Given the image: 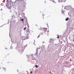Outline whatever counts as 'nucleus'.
I'll return each mask as SVG.
<instances>
[{
	"mask_svg": "<svg viewBox=\"0 0 74 74\" xmlns=\"http://www.w3.org/2000/svg\"><path fill=\"white\" fill-rule=\"evenodd\" d=\"M40 37V35H39L37 37V38H38Z\"/></svg>",
	"mask_w": 74,
	"mask_h": 74,
	"instance_id": "4468645a",
	"label": "nucleus"
},
{
	"mask_svg": "<svg viewBox=\"0 0 74 74\" xmlns=\"http://www.w3.org/2000/svg\"><path fill=\"white\" fill-rule=\"evenodd\" d=\"M69 18H66L65 19V20H66V21H68V20H69Z\"/></svg>",
	"mask_w": 74,
	"mask_h": 74,
	"instance_id": "423d86ee",
	"label": "nucleus"
},
{
	"mask_svg": "<svg viewBox=\"0 0 74 74\" xmlns=\"http://www.w3.org/2000/svg\"><path fill=\"white\" fill-rule=\"evenodd\" d=\"M35 67L36 68H38V66H37V65H35Z\"/></svg>",
	"mask_w": 74,
	"mask_h": 74,
	"instance_id": "6e6552de",
	"label": "nucleus"
},
{
	"mask_svg": "<svg viewBox=\"0 0 74 74\" xmlns=\"http://www.w3.org/2000/svg\"><path fill=\"white\" fill-rule=\"evenodd\" d=\"M60 2H62V1H66V0H59Z\"/></svg>",
	"mask_w": 74,
	"mask_h": 74,
	"instance_id": "7ed1b4c3",
	"label": "nucleus"
},
{
	"mask_svg": "<svg viewBox=\"0 0 74 74\" xmlns=\"http://www.w3.org/2000/svg\"><path fill=\"white\" fill-rule=\"evenodd\" d=\"M32 73H33V72H32V71L30 72L31 74H32Z\"/></svg>",
	"mask_w": 74,
	"mask_h": 74,
	"instance_id": "ddd939ff",
	"label": "nucleus"
},
{
	"mask_svg": "<svg viewBox=\"0 0 74 74\" xmlns=\"http://www.w3.org/2000/svg\"><path fill=\"white\" fill-rule=\"evenodd\" d=\"M1 27H2V26H1Z\"/></svg>",
	"mask_w": 74,
	"mask_h": 74,
	"instance_id": "f3484780",
	"label": "nucleus"
},
{
	"mask_svg": "<svg viewBox=\"0 0 74 74\" xmlns=\"http://www.w3.org/2000/svg\"><path fill=\"white\" fill-rule=\"evenodd\" d=\"M3 71H6V68H4V67H2Z\"/></svg>",
	"mask_w": 74,
	"mask_h": 74,
	"instance_id": "39448f33",
	"label": "nucleus"
},
{
	"mask_svg": "<svg viewBox=\"0 0 74 74\" xmlns=\"http://www.w3.org/2000/svg\"><path fill=\"white\" fill-rule=\"evenodd\" d=\"M73 41H74V39L73 40Z\"/></svg>",
	"mask_w": 74,
	"mask_h": 74,
	"instance_id": "aec40b11",
	"label": "nucleus"
},
{
	"mask_svg": "<svg viewBox=\"0 0 74 74\" xmlns=\"http://www.w3.org/2000/svg\"><path fill=\"white\" fill-rule=\"evenodd\" d=\"M25 29H26V27L24 28V30H25Z\"/></svg>",
	"mask_w": 74,
	"mask_h": 74,
	"instance_id": "1a4fd4ad",
	"label": "nucleus"
},
{
	"mask_svg": "<svg viewBox=\"0 0 74 74\" xmlns=\"http://www.w3.org/2000/svg\"><path fill=\"white\" fill-rule=\"evenodd\" d=\"M53 2H54V3H56V2H55V1H53Z\"/></svg>",
	"mask_w": 74,
	"mask_h": 74,
	"instance_id": "f8f14e48",
	"label": "nucleus"
},
{
	"mask_svg": "<svg viewBox=\"0 0 74 74\" xmlns=\"http://www.w3.org/2000/svg\"><path fill=\"white\" fill-rule=\"evenodd\" d=\"M10 4V2H8L7 3V5H6L7 7L9 9L11 7V5L9 4Z\"/></svg>",
	"mask_w": 74,
	"mask_h": 74,
	"instance_id": "f257e3e1",
	"label": "nucleus"
},
{
	"mask_svg": "<svg viewBox=\"0 0 74 74\" xmlns=\"http://www.w3.org/2000/svg\"><path fill=\"white\" fill-rule=\"evenodd\" d=\"M53 40L52 39H50V42H52Z\"/></svg>",
	"mask_w": 74,
	"mask_h": 74,
	"instance_id": "20e7f679",
	"label": "nucleus"
},
{
	"mask_svg": "<svg viewBox=\"0 0 74 74\" xmlns=\"http://www.w3.org/2000/svg\"><path fill=\"white\" fill-rule=\"evenodd\" d=\"M23 74H25L23 73Z\"/></svg>",
	"mask_w": 74,
	"mask_h": 74,
	"instance_id": "412c9836",
	"label": "nucleus"
},
{
	"mask_svg": "<svg viewBox=\"0 0 74 74\" xmlns=\"http://www.w3.org/2000/svg\"><path fill=\"white\" fill-rule=\"evenodd\" d=\"M7 1H8V0H7Z\"/></svg>",
	"mask_w": 74,
	"mask_h": 74,
	"instance_id": "dca6fc26",
	"label": "nucleus"
},
{
	"mask_svg": "<svg viewBox=\"0 0 74 74\" xmlns=\"http://www.w3.org/2000/svg\"><path fill=\"white\" fill-rule=\"evenodd\" d=\"M47 32H46V33H45V34H48L49 33V31H47Z\"/></svg>",
	"mask_w": 74,
	"mask_h": 74,
	"instance_id": "0eeeda50",
	"label": "nucleus"
},
{
	"mask_svg": "<svg viewBox=\"0 0 74 74\" xmlns=\"http://www.w3.org/2000/svg\"><path fill=\"white\" fill-rule=\"evenodd\" d=\"M23 23H24V22L23 21Z\"/></svg>",
	"mask_w": 74,
	"mask_h": 74,
	"instance_id": "2eb2a0df",
	"label": "nucleus"
},
{
	"mask_svg": "<svg viewBox=\"0 0 74 74\" xmlns=\"http://www.w3.org/2000/svg\"><path fill=\"white\" fill-rule=\"evenodd\" d=\"M59 37H60L59 36H58L57 37V38H59Z\"/></svg>",
	"mask_w": 74,
	"mask_h": 74,
	"instance_id": "9b49d317",
	"label": "nucleus"
},
{
	"mask_svg": "<svg viewBox=\"0 0 74 74\" xmlns=\"http://www.w3.org/2000/svg\"><path fill=\"white\" fill-rule=\"evenodd\" d=\"M0 69H1V68H0Z\"/></svg>",
	"mask_w": 74,
	"mask_h": 74,
	"instance_id": "a211bd4d",
	"label": "nucleus"
},
{
	"mask_svg": "<svg viewBox=\"0 0 74 74\" xmlns=\"http://www.w3.org/2000/svg\"><path fill=\"white\" fill-rule=\"evenodd\" d=\"M24 20L23 19H21V21H23Z\"/></svg>",
	"mask_w": 74,
	"mask_h": 74,
	"instance_id": "9d476101",
	"label": "nucleus"
},
{
	"mask_svg": "<svg viewBox=\"0 0 74 74\" xmlns=\"http://www.w3.org/2000/svg\"><path fill=\"white\" fill-rule=\"evenodd\" d=\"M43 30H44V31H45V33L47 32V29L46 28H44L43 29Z\"/></svg>",
	"mask_w": 74,
	"mask_h": 74,
	"instance_id": "f03ea898",
	"label": "nucleus"
},
{
	"mask_svg": "<svg viewBox=\"0 0 74 74\" xmlns=\"http://www.w3.org/2000/svg\"><path fill=\"white\" fill-rule=\"evenodd\" d=\"M1 10H2V9H1Z\"/></svg>",
	"mask_w": 74,
	"mask_h": 74,
	"instance_id": "6ab92c4d",
	"label": "nucleus"
}]
</instances>
